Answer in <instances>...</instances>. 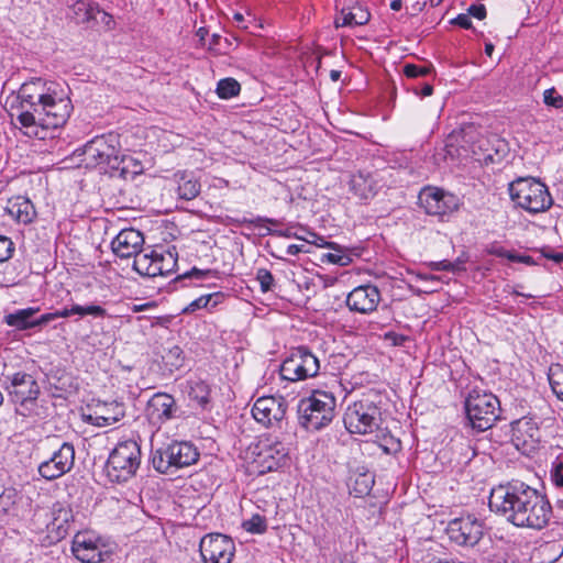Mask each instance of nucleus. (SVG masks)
I'll use <instances>...</instances> for the list:
<instances>
[{"label":"nucleus","mask_w":563,"mask_h":563,"mask_svg":"<svg viewBox=\"0 0 563 563\" xmlns=\"http://www.w3.org/2000/svg\"><path fill=\"white\" fill-rule=\"evenodd\" d=\"M2 265L0 264V267ZM16 276L12 269H9L7 264L3 269H0V287H8L15 284Z\"/></svg>","instance_id":"6e6d98bb"},{"label":"nucleus","mask_w":563,"mask_h":563,"mask_svg":"<svg viewBox=\"0 0 563 563\" xmlns=\"http://www.w3.org/2000/svg\"><path fill=\"white\" fill-rule=\"evenodd\" d=\"M52 516V520L46 525L47 538L49 543H56L69 533L73 512L57 504L53 507Z\"/></svg>","instance_id":"393cba45"},{"label":"nucleus","mask_w":563,"mask_h":563,"mask_svg":"<svg viewBox=\"0 0 563 563\" xmlns=\"http://www.w3.org/2000/svg\"><path fill=\"white\" fill-rule=\"evenodd\" d=\"M402 73L408 78L426 77L431 73V67L415 64H406L402 68Z\"/></svg>","instance_id":"603ef678"},{"label":"nucleus","mask_w":563,"mask_h":563,"mask_svg":"<svg viewBox=\"0 0 563 563\" xmlns=\"http://www.w3.org/2000/svg\"><path fill=\"white\" fill-rule=\"evenodd\" d=\"M217 271H212V269H198L196 267L191 268L190 271L181 274V275H178L177 277H175L172 282L173 284V289L176 290L177 289V285L186 279H207L209 277H216L217 276Z\"/></svg>","instance_id":"c03bdc74"},{"label":"nucleus","mask_w":563,"mask_h":563,"mask_svg":"<svg viewBox=\"0 0 563 563\" xmlns=\"http://www.w3.org/2000/svg\"><path fill=\"white\" fill-rule=\"evenodd\" d=\"M488 506L514 526L534 530L545 528L553 515L547 495L520 481L494 487Z\"/></svg>","instance_id":"f257e3e1"},{"label":"nucleus","mask_w":563,"mask_h":563,"mask_svg":"<svg viewBox=\"0 0 563 563\" xmlns=\"http://www.w3.org/2000/svg\"><path fill=\"white\" fill-rule=\"evenodd\" d=\"M286 410L287 402L283 397L264 396L253 405L252 415L257 422L266 427L282 428Z\"/></svg>","instance_id":"2eb2a0df"},{"label":"nucleus","mask_w":563,"mask_h":563,"mask_svg":"<svg viewBox=\"0 0 563 563\" xmlns=\"http://www.w3.org/2000/svg\"><path fill=\"white\" fill-rule=\"evenodd\" d=\"M257 449L255 462L262 468L261 473L276 471L288 461V449L280 441L269 438L262 439L257 444Z\"/></svg>","instance_id":"dca6fc26"},{"label":"nucleus","mask_w":563,"mask_h":563,"mask_svg":"<svg viewBox=\"0 0 563 563\" xmlns=\"http://www.w3.org/2000/svg\"><path fill=\"white\" fill-rule=\"evenodd\" d=\"M242 527L251 533H264L267 530L266 519L255 514L249 520L243 521Z\"/></svg>","instance_id":"09e8293b"},{"label":"nucleus","mask_w":563,"mask_h":563,"mask_svg":"<svg viewBox=\"0 0 563 563\" xmlns=\"http://www.w3.org/2000/svg\"><path fill=\"white\" fill-rule=\"evenodd\" d=\"M165 455L169 459L175 468H183L195 464L199 459V452L197 448L186 441H174L166 445Z\"/></svg>","instance_id":"b1692460"},{"label":"nucleus","mask_w":563,"mask_h":563,"mask_svg":"<svg viewBox=\"0 0 563 563\" xmlns=\"http://www.w3.org/2000/svg\"><path fill=\"white\" fill-rule=\"evenodd\" d=\"M45 106V112L48 128L58 129L63 126L73 110L70 99L66 96L64 89L59 85V88H54L53 91L46 96L43 100Z\"/></svg>","instance_id":"f3484780"},{"label":"nucleus","mask_w":563,"mask_h":563,"mask_svg":"<svg viewBox=\"0 0 563 563\" xmlns=\"http://www.w3.org/2000/svg\"><path fill=\"white\" fill-rule=\"evenodd\" d=\"M200 183L191 175L183 173L178 180V195L181 199L191 200L200 194Z\"/></svg>","instance_id":"c9c22d12"},{"label":"nucleus","mask_w":563,"mask_h":563,"mask_svg":"<svg viewBox=\"0 0 563 563\" xmlns=\"http://www.w3.org/2000/svg\"><path fill=\"white\" fill-rule=\"evenodd\" d=\"M144 244L143 234L135 229H124L113 239L111 247L113 253L121 257L128 258L137 254H143L142 246Z\"/></svg>","instance_id":"aec40b11"},{"label":"nucleus","mask_w":563,"mask_h":563,"mask_svg":"<svg viewBox=\"0 0 563 563\" xmlns=\"http://www.w3.org/2000/svg\"><path fill=\"white\" fill-rule=\"evenodd\" d=\"M509 261L518 262V263H525V264H528V265L536 264L534 260L531 256H528V255H517V254H515V256H509Z\"/></svg>","instance_id":"338daca9"},{"label":"nucleus","mask_w":563,"mask_h":563,"mask_svg":"<svg viewBox=\"0 0 563 563\" xmlns=\"http://www.w3.org/2000/svg\"><path fill=\"white\" fill-rule=\"evenodd\" d=\"M299 253H309V250H306L305 249V245H298V244H290L287 250H286V254L287 255H298Z\"/></svg>","instance_id":"69168bd1"},{"label":"nucleus","mask_w":563,"mask_h":563,"mask_svg":"<svg viewBox=\"0 0 563 563\" xmlns=\"http://www.w3.org/2000/svg\"><path fill=\"white\" fill-rule=\"evenodd\" d=\"M452 266H453V264H451V262L448 260L431 263V269L437 271V272H441V271L450 272Z\"/></svg>","instance_id":"0e129e2a"},{"label":"nucleus","mask_w":563,"mask_h":563,"mask_svg":"<svg viewBox=\"0 0 563 563\" xmlns=\"http://www.w3.org/2000/svg\"><path fill=\"white\" fill-rule=\"evenodd\" d=\"M369 12L362 7H353L350 9H342L340 16L335 19V26H357L364 25L369 20Z\"/></svg>","instance_id":"7c9ffc66"},{"label":"nucleus","mask_w":563,"mask_h":563,"mask_svg":"<svg viewBox=\"0 0 563 563\" xmlns=\"http://www.w3.org/2000/svg\"><path fill=\"white\" fill-rule=\"evenodd\" d=\"M382 400L376 394L364 395L345 409L343 422L352 434H371L380 429L383 423Z\"/></svg>","instance_id":"7ed1b4c3"},{"label":"nucleus","mask_w":563,"mask_h":563,"mask_svg":"<svg viewBox=\"0 0 563 563\" xmlns=\"http://www.w3.org/2000/svg\"><path fill=\"white\" fill-rule=\"evenodd\" d=\"M548 379L554 395L563 401V365L559 363L551 364Z\"/></svg>","instance_id":"a19ab883"},{"label":"nucleus","mask_w":563,"mask_h":563,"mask_svg":"<svg viewBox=\"0 0 563 563\" xmlns=\"http://www.w3.org/2000/svg\"><path fill=\"white\" fill-rule=\"evenodd\" d=\"M15 246L13 241L4 235H0V264L7 263L13 255Z\"/></svg>","instance_id":"3c124183"},{"label":"nucleus","mask_w":563,"mask_h":563,"mask_svg":"<svg viewBox=\"0 0 563 563\" xmlns=\"http://www.w3.org/2000/svg\"><path fill=\"white\" fill-rule=\"evenodd\" d=\"M419 205L430 216L444 217L459 209L460 199L441 188L424 187L418 197Z\"/></svg>","instance_id":"f8f14e48"},{"label":"nucleus","mask_w":563,"mask_h":563,"mask_svg":"<svg viewBox=\"0 0 563 563\" xmlns=\"http://www.w3.org/2000/svg\"><path fill=\"white\" fill-rule=\"evenodd\" d=\"M427 563H464L460 561L457 558L452 556L451 554L442 553V554H431Z\"/></svg>","instance_id":"4d7b16f0"},{"label":"nucleus","mask_w":563,"mask_h":563,"mask_svg":"<svg viewBox=\"0 0 563 563\" xmlns=\"http://www.w3.org/2000/svg\"><path fill=\"white\" fill-rule=\"evenodd\" d=\"M222 298V292L202 295L199 298L192 300L188 306H186L183 309V313H192L199 309L208 308L209 306L213 308L221 302Z\"/></svg>","instance_id":"ea45409f"},{"label":"nucleus","mask_w":563,"mask_h":563,"mask_svg":"<svg viewBox=\"0 0 563 563\" xmlns=\"http://www.w3.org/2000/svg\"><path fill=\"white\" fill-rule=\"evenodd\" d=\"M125 416L123 404L113 401L100 408V415L93 418L97 427H109L119 422Z\"/></svg>","instance_id":"c85d7f7f"},{"label":"nucleus","mask_w":563,"mask_h":563,"mask_svg":"<svg viewBox=\"0 0 563 563\" xmlns=\"http://www.w3.org/2000/svg\"><path fill=\"white\" fill-rule=\"evenodd\" d=\"M408 339L409 338L407 335L396 333L393 331L387 332L385 334V340L390 342L391 345H394V346H402L408 341Z\"/></svg>","instance_id":"13d9d810"},{"label":"nucleus","mask_w":563,"mask_h":563,"mask_svg":"<svg viewBox=\"0 0 563 563\" xmlns=\"http://www.w3.org/2000/svg\"><path fill=\"white\" fill-rule=\"evenodd\" d=\"M323 244H318L319 247H328L333 250V253L324 254L322 261L340 265L347 266L352 262V257L349 253H345L343 249L335 242L327 241L324 238H318Z\"/></svg>","instance_id":"f704fd0d"},{"label":"nucleus","mask_w":563,"mask_h":563,"mask_svg":"<svg viewBox=\"0 0 563 563\" xmlns=\"http://www.w3.org/2000/svg\"><path fill=\"white\" fill-rule=\"evenodd\" d=\"M96 16H97V20H93L92 22L102 23L104 26H107V29H109V30L112 29V24L114 22L110 14H108L107 12H104L103 10H101L99 8V12H96Z\"/></svg>","instance_id":"680f3d73"},{"label":"nucleus","mask_w":563,"mask_h":563,"mask_svg":"<svg viewBox=\"0 0 563 563\" xmlns=\"http://www.w3.org/2000/svg\"><path fill=\"white\" fill-rule=\"evenodd\" d=\"M464 408L471 427L481 432L490 429L500 413L498 398L492 393L478 388L468 393Z\"/></svg>","instance_id":"6e6552de"},{"label":"nucleus","mask_w":563,"mask_h":563,"mask_svg":"<svg viewBox=\"0 0 563 563\" xmlns=\"http://www.w3.org/2000/svg\"><path fill=\"white\" fill-rule=\"evenodd\" d=\"M490 254L497 256V257H506L509 260V256H515V254L506 251L505 249L503 247H493L490 251H489Z\"/></svg>","instance_id":"774afa93"},{"label":"nucleus","mask_w":563,"mask_h":563,"mask_svg":"<svg viewBox=\"0 0 563 563\" xmlns=\"http://www.w3.org/2000/svg\"><path fill=\"white\" fill-rule=\"evenodd\" d=\"M380 291L377 286L372 284L355 287L346 296L345 303L347 308L361 314L372 313L377 309L380 301Z\"/></svg>","instance_id":"a211bd4d"},{"label":"nucleus","mask_w":563,"mask_h":563,"mask_svg":"<svg viewBox=\"0 0 563 563\" xmlns=\"http://www.w3.org/2000/svg\"><path fill=\"white\" fill-rule=\"evenodd\" d=\"M335 406L336 400L331 393L313 390L298 404L299 423L307 430H320L333 420Z\"/></svg>","instance_id":"39448f33"},{"label":"nucleus","mask_w":563,"mask_h":563,"mask_svg":"<svg viewBox=\"0 0 563 563\" xmlns=\"http://www.w3.org/2000/svg\"><path fill=\"white\" fill-rule=\"evenodd\" d=\"M374 475L369 472L356 473L350 478V492L355 497H364L368 495L374 486Z\"/></svg>","instance_id":"72a5a7b5"},{"label":"nucleus","mask_w":563,"mask_h":563,"mask_svg":"<svg viewBox=\"0 0 563 563\" xmlns=\"http://www.w3.org/2000/svg\"><path fill=\"white\" fill-rule=\"evenodd\" d=\"M203 563H231L235 554V543L229 536L209 533L199 544Z\"/></svg>","instance_id":"ddd939ff"},{"label":"nucleus","mask_w":563,"mask_h":563,"mask_svg":"<svg viewBox=\"0 0 563 563\" xmlns=\"http://www.w3.org/2000/svg\"><path fill=\"white\" fill-rule=\"evenodd\" d=\"M166 453V446L161 448L154 451L152 456V464L153 467L163 474H166L169 472V470L173 467L172 463H169V459H167L165 455Z\"/></svg>","instance_id":"49530a36"},{"label":"nucleus","mask_w":563,"mask_h":563,"mask_svg":"<svg viewBox=\"0 0 563 563\" xmlns=\"http://www.w3.org/2000/svg\"><path fill=\"white\" fill-rule=\"evenodd\" d=\"M177 258L178 254L173 251H167L165 253H159V265L162 266V275L161 276H168L177 266Z\"/></svg>","instance_id":"de8ad7c7"},{"label":"nucleus","mask_w":563,"mask_h":563,"mask_svg":"<svg viewBox=\"0 0 563 563\" xmlns=\"http://www.w3.org/2000/svg\"><path fill=\"white\" fill-rule=\"evenodd\" d=\"M7 210L12 218L23 224L31 223L36 217L34 205L29 198L23 196H18L10 200Z\"/></svg>","instance_id":"bb28decb"},{"label":"nucleus","mask_w":563,"mask_h":563,"mask_svg":"<svg viewBox=\"0 0 563 563\" xmlns=\"http://www.w3.org/2000/svg\"><path fill=\"white\" fill-rule=\"evenodd\" d=\"M71 551L77 560L82 563H101L103 552L99 542L90 532L75 534Z\"/></svg>","instance_id":"4be33fe9"},{"label":"nucleus","mask_w":563,"mask_h":563,"mask_svg":"<svg viewBox=\"0 0 563 563\" xmlns=\"http://www.w3.org/2000/svg\"><path fill=\"white\" fill-rule=\"evenodd\" d=\"M0 380L18 415L31 417L36 412L41 388L33 375L24 372H2Z\"/></svg>","instance_id":"20e7f679"},{"label":"nucleus","mask_w":563,"mask_h":563,"mask_svg":"<svg viewBox=\"0 0 563 563\" xmlns=\"http://www.w3.org/2000/svg\"><path fill=\"white\" fill-rule=\"evenodd\" d=\"M16 497V490L13 488L4 489L0 495V522H8L15 516Z\"/></svg>","instance_id":"e433bc0d"},{"label":"nucleus","mask_w":563,"mask_h":563,"mask_svg":"<svg viewBox=\"0 0 563 563\" xmlns=\"http://www.w3.org/2000/svg\"><path fill=\"white\" fill-rule=\"evenodd\" d=\"M81 155V162L87 168H98L110 177L126 179L141 170L133 157L122 154L119 135L114 133L93 137L85 144Z\"/></svg>","instance_id":"f03ea898"},{"label":"nucleus","mask_w":563,"mask_h":563,"mask_svg":"<svg viewBox=\"0 0 563 563\" xmlns=\"http://www.w3.org/2000/svg\"><path fill=\"white\" fill-rule=\"evenodd\" d=\"M265 230H266V232L263 233V235H277V236H284V238H295V239H298V240L302 239V236H300L297 233L292 232L290 229L273 230V229L266 227Z\"/></svg>","instance_id":"bf43d9fd"},{"label":"nucleus","mask_w":563,"mask_h":563,"mask_svg":"<svg viewBox=\"0 0 563 563\" xmlns=\"http://www.w3.org/2000/svg\"><path fill=\"white\" fill-rule=\"evenodd\" d=\"M38 311L40 308L37 307L18 309L12 313L5 314L3 321L19 331L42 328L52 321V317L51 312L35 317Z\"/></svg>","instance_id":"412c9836"},{"label":"nucleus","mask_w":563,"mask_h":563,"mask_svg":"<svg viewBox=\"0 0 563 563\" xmlns=\"http://www.w3.org/2000/svg\"><path fill=\"white\" fill-rule=\"evenodd\" d=\"M54 88H59V84L47 81L42 78H33L21 85L18 90L14 103L40 102L49 95Z\"/></svg>","instance_id":"5701e85b"},{"label":"nucleus","mask_w":563,"mask_h":563,"mask_svg":"<svg viewBox=\"0 0 563 563\" xmlns=\"http://www.w3.org/2000/svg\"><path fill=\"white\" fill-rule=\"evenodd\" d=\"M43 101L30 103H12L10 117L21 126L27 129L26 134L41 140L46 137L45 131L49 130Z\"/></svg>","instance_id":"9b49d317"},{"label":"nucleus","mask_w":563,"mask_h":563,"mask_svg":"<svg viewBox=\"0 0 563 563\" xmlns=\"http://www.w3.org/2000/svg\"><path fill=\"white\" fill-rule=\"evenodd\" d=\"M514 437L518 441L527 442V438L532 441L539 435V428L537 422L531 418H521L511 423Z\"/></svg>","instance_id":"473e14b6"},{"label":"nucleus","mask_w":563,"mask_h":563,"mask_svg":"<svg viewBox=\"0 0 563 563\" xmlns=\"http://www.w3.org/2000/svg\"><path fill=\"white\" fill-rule=\"evenodd\" d=\"M236 222H239L240 224L253 225L255 228H263L264 223H268V224H272V225H278L280 223L276 219L261 217V216H258V217H256L254 219H246V218L239 219V220H236Z\"/></svg>","instance_id":"5fc2aeb1"},{"label":"nucleus","mask_w":563,"mask_h":563,"mask_svg":"<svg viewBox=\"0 0 563 563\" xmlns=\"http://www.w3.org/2000/svg\"><path fill=\"white\" fill-rule=\"evenodd\" d=\"M96 12H99V5L86 0H78L69 7V16L75 20L77 24L91 23L97 20Z\"/></svg>","instance_id":"c756f323"},{"label":"nucleus","mask_w":563,"mask_h":563,"mask_svg":"<svg viewBox=\"0 0 563 563\" xmlns=\"http://www.w3.org/2000/svg\"><path fill=\"white\" fill-rule=\"evenodd\" d=\"M446 534L457 545L474 547L483 538V522L474 516L455 518L449 522Z\"/></svg>","instance_id":"4468645a"},{"label":"nucleus","mask_w":563,"mask_h":563,"mask_svg":"<svg viewBox=\"0 0 563 563\" xmlns=\"http://www.w3.org/2000/svg\"><path fill=\"white\" fill-rule=\"evenodd\" d=\"M188 397L201 408H207L210 402V387L202 380L190 382Z\"/></svg>","instance_id":"58836bf2"},{"label":"nucleus","mask_w":563,"mask_h":563,"mask_svg":"<svg viewBox=\"0 0 563 563\" xmlns=\"http://www.w3.org/2000/svg\"><path fill=\"white\" fill-rule=\"evenodd\" d=\"M550 475L551 481L558 490L556 507L558 509L563 510V462H554L552 464Z\"/></svg>","instance_id":"79ce46f5"},{"label":"nucleus","mask_w":563,"mask_h":563,"mask_svg":"<svg viewBox=\"0 0 563 563\" xmlns=\"http://www.w3.org/2000/svg\"><path fill=\"white\" fill-rule=\"evenodd\" d=\"M543 100L547 106H551L556 109L563 107V98L556 92L554 88H550L544 91Z\"/></svg>","instance_id":"864d4df0"},{"label":"nucleus","mask_w":563,"mask_h":563,"mask_svg":"<svg viewBox=\"0 0 563 563\" xmlns=\"http://www.w3.org/2000/svg\"><path fill=\"white\" fill-rule=\"evenodd\" d=\"M51 454L37 465L38 475L45 481H55L69 473L75 465V446L58 437L47 438Z\"/></svg>","instance_id":"1a4fd4ad"},{"label":"nucleus","mask_w":563,"mask_h":563,"mask_svg":"<svg viewBox=\"0 0 563 563\" xmlns=\"http://www.w3.org/2000/svg\"><path fill=\"white\" fill-rule=\"evenodd\" d=\"M451 23L454 25H459L462 29L468 30L473 27V23L468 16V14H459L456 18L451 20Z\"/></svg>","instance_id":"052dcab7"},{"label":"nucleus","mask_w":563,"mask_h":563,"mask_svg":"<svg viewBox=\"0 0 563 563\" xmlns=\"http://www.w3.org/2000/svg\"><path fill=\"white\" fill-rule=\"evenodd\" d=\"M488 140H481L478 147L483 150V154L476 157V161L487 164H494L500 162L504 156L506 144L503 141L497 140V146L495 148L484 147L488 145Z\"/></svg>","instance_id":"4c0bfd02"},{"label":"nucleus","mask_w":563,"mask_h":563,"mask_svg":"<svg viewBox=\"0 0 563 563\" xmlns=\"http://www.w3.org/2000/svg\"><path fill=\"white\" fill-rule=\"evenodd\" d=\"M73 314H78L80 317L92 316L96 318H104L107 316V310L98 305H73L70 308H63L62 310L51 312L52 321L57 318H68Z\"/></svg>","instance_id":"2f4dec72"},{"label":"nucleus","mask_w":563,"mask_h":563,"mask_svg":"<svg viewBox=\"0 0 563 563\" xmlns=\"http://www.w3.org/2000/svg\"><path fill=\"white\" fill-rule=\"evenodd\" d=\"M241 85L234 78H224L217 85V93L221 99H230L240 93Z\"/></svg>","instance_id":"37998d69"},{"label":"nucleus","mask_w":563,"mask_h":563,"mask_svg":"<svg viewBox=\"0 0 563 563\" xmlns=\"http://www.w3.org/2000/svg\"><path fill=\"white\" fill-rule=\"evenodd\" d=\"M468 15H473L478 20H483L486 18V8L484 4H472L467 9Z\"/></svg>","instance_id":"e2e57ef3"},{"label":"nucleus","mask_w":563,"mask_h":563,"mask_svg":"<svg viewBox=\"0 0 563 563\" xmlns=\"http://www.w3.org/2000/svg\"><path fill=\"white\" fill-rule=\"evenodd\" d=\"M179 408L175 398L166 393H156L146 405V416L151 423L161 426L177 418Z\"/></svg>","instance_id":"6ab92c4d"},{"label":"nucleus","mask_w":563,"mask_h":563,"mask_svg":"<svg viewBox=\"0 0 563 563\" xmlns=\"http://www.w3.org/2000/svg\"><path fill=\"white\" fill-rule=\"evenodd\" d=\"M159 263V253L151 250L137 254L133 261V269L143 277L154 278L162 275Z\"/></svg>","instance_id":"a878e982"},{"label":"nucleus","mask_w":563,"mask_h":563,"mask_svg":"<svg viewBox=\"0 0 563 563\" xmlns=\"http://www.w3.org/2000/svg\"><path fill=\"white\" fill-rule=\"evenodd\" d=\"M350 189L360 199H369L375 195V180L371 174L360 172L352 175Z\"/></svg>","instance_id":"cd10ccee"},{"label":"nucleus","mask_w":563,"mask_h":563,"mask_svg":"<svg viewBox=\"0 0 563 563\" xmlns=\"http://www.w3.org/2000/svg\"><path fill=\"white\" fill-rule=\"evenodd\" d=\"M508 190L511 200L530 213L543 212L553 205L548 187L533 177L515 179Z\"/></svg>","instance_id":"423d86ee"},{"label":"nucleus","mask_w":563,"mask_h":563,"mask_svg":"<svg viewBox=\"0 0 563 563\" xmlns=\"http://www.w3.org/2000/svg\"><path fill=\"white\" fill-rule=\"evenodd\" d=\"M163 360L170 368L178 369L184 365V351L178 345H174L165 353Z\"/></svg>","instance_id":"a18cd8bd"},{"label":"nucleus","mask_w":563,"mask_h":563,"mask_svg":"<svg viewBox=\"0 0 563 563\" xmlns=\"http://www.w3.org/2000/svg\"><path fill=\"white\" fill-rule=\"evenodd\" d=\"M319 371V358L308 346L300 345L292 349L290 354L283 361L279 374L285 380L298 382L316 377Z\"/></svg>","instance_id":"9d476101"},{"label":"nucleus","mask_w":563,"mask_h":563,"mask_svg":"<svg viewBox=\"0 0 563 563\" xmlns=\"http://www.w3.org/2000/svg\"><path fill=\"white\" fill-rule=\"evenodd\" d=\"M141 465V446L134 440L119 442L106 463L107 476L112 483H125L136 475Z\"/></svg>","instance_id":"0eeeda50"},{"label":"nucleus","mask_w":563,"mask_h":563,"mask_svg":"<svg viewBox=\"0 0 563 563\" xmlns=\"http://www.w3.org/2000/svg\"><path fill=\"white\" fill-rule=\"evenodd\" d=\"M256 280L260 283L263 292L272 291L275 287V278L266 268H258L256 272Z\"/></svg>","instance_id":"8fccbe9b"}]
</instances>
